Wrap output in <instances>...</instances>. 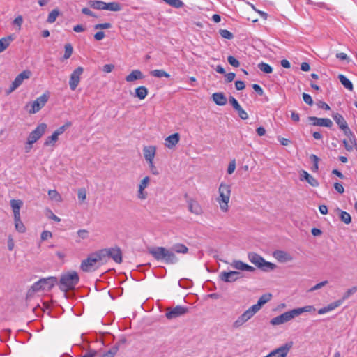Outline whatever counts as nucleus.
I'll return each instance as SVG.
<instances>
[{
	"instance_id": "f257e3e1",
	"label": "nucleus",
	"mask_w": 357,
	"mask_h": 357,
	"mask_svg": "<svg viewBox=\"0 0 357 357\" xmlns=\"http://www.w3.org/2000/svg\"><path fill=\"white\" fill-rule=\"evenodd\" d=\"M149 253L158 261H163L168 264H174L178 259L172 250L164 247H155L149 249Z\"/></svg>"
},
{
	"instance_id": "f03ea898",
	"label": "nucleus",
	"mask_w": 357,
	"mask_h": 357,
	"mask_svg": "<svg viewBox=\"0 0 357 357\" xmlns=\"http://www.w3.org/2000/svg\"><path fill=\"white\" fill-rule=\"evenodd\" d=\"M231 186L225 183H221L218 188V197L216 201L221 211L226 213L229 210V202L231 197Z\"/></svg>"
},
{
	"instance_id": "7ed1b4c3",
	"label": "nucleus",
	"mask_w": 357,
	"mask_h": 357,
	"mask_svg": "<svg viewBox=\"0 0 357 357\" xmlns=\"http://www.w3.org/2000/svg\"><path fill=\"white\" fill-rule=\"evenodd\" d=\"M57 283V278L56 277H48L41 278L33 284L29 289V296H32L34 293L41 291H50Z\"/></svg>"
},
{
	"instance_id": "20e7f679",
	"label": "nucleus",
	"mask_w": 357,
	"mask_h": 357,
	"mask_svg": "<svg viewBox=\"0 0 357 357\" xmlns=\"http://www.w3.org/2000/svg\"><path fill=\"white\" fill-rule=\"evenodd\" d=\"M100 262H102V259L99 251H97L82 261L80 268L84 272H93L99 268Z\"/></svg>"
},
{
	"instance_id": "39448f33",
	"label": "nucleus",
	"mask_w": 357,
	"mask_h": 357,
	"mask_svg": "<svg viewBox=\"0 0 357 357\" xmlns=\"http://www.w3.org/2000/svg\"><path fill=\"white\" fill-rule=\"evenodd\" d=\"M79 275L75 271L63 274L60 278V289L63 291L73 289L79 282Z\"/></svg>"
},
{
	"instance_id": "423d86ee",
	"label": "nucleus",
	"mask_w": 357,
	"mask_h": 357,
	"mask_svg": "<svg viewBox=\"0 0 357 357\" xmlns=\"http://www.w3.org/2000/svg\"><path fill=\"white\" fill-rule=\"evenodd\" d=\"M248 258L252 264L264 271H273L277 267L275 264L266 261L264 257L255 252H249Z\"/></svg>"
},
{
	"instance_id": "0eeeda50",
	"label": "nucleus",
	"mask_w": 357,
	"mask_h": 357,
	"mask_svg": "<svg viewBox=\"0 0 357 357\" xmlns=\"http://www.w3.org/2000/svg\"><path fill=\"white\" fill-rule=\"evenodd\" d=\"M98 251L102 259V263L106 262L108 258H112L118 264H121L122 261V252L119 247L105 248Z\"/></svg>"
},
{
	"instance_id": "6e6552de",
	"label": "nucleus",
	"mask_w": 357,
	"mask_h": 357,
	"mask_svg": "<svg viewBox=\"0 0 357 357\" xmlns=\"http://www.w3.org/2000/svg\"><path fill=\"white\" fill-rule=\"evenodd\" d=\"M47 100L48 96L45 94H43L38 97L33 102H29L26 105V108L28 109L29 114H36L45 106Z\"/></svg>"
},
{
	"instance_id": "1a4fd4ad",
	"label": "nucleus",
	"mask_w": 357,
	"mask_h": 357,
	"mask_svg": "<svg viewBox=\"0 0 357 357\" xmlns=\"http://www.w3.org/2000/svg\"><path fill=\"white\" fill-rule=\"evenodd\" d=\"M257 312L259 311L252 305L237 318V319L233 323V327L234 328H240L245 322L250 320Z\"/></svg>"
},
{
	"instance_id": "9d476101",
	"label": "nucleus",
	"mask_w": 357,
	"mask_h": 357,
	"mask_svg": "<svg viewBox=\"0 0 357 357\" xmlns=\"http://www.w3.org/2000/svg\"><path fill=\"white\" fill-rule=\"evenodd\" d=\"M31 76V72L29 70H23L13 80L10 88L6 91L7 94H10L16 90L22 84L25 79H29Z\"/></svg>"
},
{
	"instance_id": "9b49d317",
	"label": "nucleus",
	"mask_w": 357,
	"mask_h": 357,
	"mask_svg": "<svg viewBox=\"0 0 357 357\" xmlns=\"http://www.w3.org/2000/svg\"><path fill=\"white\" fill-rule=\"evenodd\" d=\"M47 124L45 123H40L35 130H33L28 137V144H33L36 142L45 133L47 129Z\"/></svg>"
},
{
	"instance_id": "f8f14e48",
	"label": "nucleus",
	"mask_w": 357,
	"mask_h": 357,
	"mask_svg": "<svg viewBox=\"0 0 357 357\" xmlns=\"http://www.w3.org/2000/svg\"><path fill=\"white\" fill-rule=\"evenodd\" d=\"M292 346L293 343L291 342H287L271 351L268 356L269 357H287Z\"/></svg>"
},
{
	"instance_id": "ddd939ff",
	"label": "nucleus",
	"mask_w": 357,
	"mask_h": 357,
	"mask_svg": "<svg viewBox=\"0 0 357 357\" xmlns=\"http://www.w3.org/2000/svg\"><path fill=\"white\" fill-rule=\"evenodd\" d=\"M344 134L347 137V139H344L342 142L346 150L352 151L354 149H357L356 137L351 129L344 132Z\"/></svg>"
},
{
	"instance_id": "4468645a",
	"label": "nucleus",
	"mask_w": 357,
	"mask_h": 357,
	"mask_svg": "<svg viewBox=\"0 0 357 357\" xmlns=\"http://www.w3.org/2000/svg\"><path fill=\"white\" fill-rule=\"evenodd\" d=\"M295 317L296 315L294 314V310H291L271 319L270 323L273 326L280 325L291 321Z\"/></svg>"
},
{
	"instance_id": "2eb2a0df",
	"label": "nucleus",
	"mask_w": 357,
	"mask_h": 357,
	"mask_svg": "<svg viewBox=\"0 0 357 357\" xmlns=\"http://www.w3.org/2000/svg\"><path fill=\"white\" fill-rule=\"evenodd\" d=\"M188 312V308L181 306L176 305L174 307H168L167 309L166 317L168 319H174L178 317L185 314Z\"/></svg>"
},
{
	"instance_id": "dca6fc26",
	"label": "nucleus",
	"mask_w": 357,
	"mask_h": 357,
	"mask_svg": "<svg viewBox=\"0 0 357 357\" xmlns=\"http://www.w3.org/2000/svg\"><path fill=\"white\" fill-rule=\"evenodd\" d=\"M84 72V68L81 66L75 68L70 76L69 86L72 91H75L79 85L81 79V75Z\"/></svg>"
},
{
	"instance_id": "f3484780",
	"label": "nucleus",
	"mask_w": 357,
	"mask_h": 357,
	"mask_svg": "<svg viewBox=\"0 0 357 357\" xmlns=\"http://www.w3.org/2000/svg\"><path fill=\"white\" fill-rule=\"evenodd\" d=\"M151 178L149 176H146L144 177L139 182L138 185V190L137 197L139 200H145L148 197V192L145 190V189L149 186L150 183Z\"/></svg>"
},
{
	"instance_id": "a211bd4d",
	"label": "nucleus",
	"mask_w": 357,
	"mask_h": 357,
	"mask_svg": "<svg viewBox=\"0 0 357 357\" xmlns=\"http://www.w3.org/2000/svg\"><path fill=\"white\" fill-rule=\"evenodd\" d=\"M273 257L280 263H287L292 261L294 259L293 256L288 252L276 250L273 252Z\"/></svg>"
},
{
	"instance_id": "6ab92c4d",
	"label": "nucleus",
	"mask_w": 357,
	"mask_h": 357,
	"mask_svg": "<svg viewBox=\"0 0 357 357\" xmlns=\"http://www.w3.org/2000/svg\"><path fill=\"white\" fill-rule=\"evenodd\" d=\"M220 278L222 281L225 282H234L241 277V273L238 271L221 272Z\"/></svg>"
},
{
	"instance_id": "aec40b11",
	"label": "nucleus",
	"mask_w": 357,
	"mask_h": 357,
	"mask_svg": "<svg viewBox=\"0 0 357 357\" xmlns=\"http://www.w3.org/2000/svg\"><path fill=\"white\" fill-rule=\"evenodd\" d=\"M188 208L189 211L196 215H199L203 213V208L200 204L194 199H188L187 200Z\"/></svg>"
},
{
	"instance_id": "412c9836",
	"label": "nucleus",
	"mask_w": 357,
	"mask_h": 357,
	"mask_svg": "<svg viewBox=\"0 0 357 357\" xmlns=\"http://www.w3.org/2000/svg\"><path fill=\"white\" fill-rule=\"evenodd\" d=\"M309 121L312 123V125L317 126H324L331 128L333 126V122L328 118H317L314 116L309 117Z\"/></svg>"
},
{
	"instance_id": "4be33fe9",
	"label": "nucleus",
	"mask_w": 357,
	"mask_h": 357,
	"mask_svg": "<svg viewBox=\"0 0 357 357\" xmlns=\"http://www.w3.org/2000/svg\"><path fill=\"white\" fill-rule=\"evenodd\" d=\"M156 150L155 146H146L143 148V154L146 162L154 160Z\"/></svg>"
},
{
	"instance_id": "5701e85b",
	"label": "nucleus",
	"mask_w": 357,
	"mask_h": 357,
	"mask_svg": "<svg viewBox=\"0 0 357 357\" xmlns=\"http://www.w3.org/2000/svg\"><path fill=\"white\" fill-rule=\"evenodd\" d=\"M231 267L235 269L242 271H248L253 272L255 268L240 260H234L231 264Z\"/></svg>"
},
{
	"instance_id": "b1692460",
	"label": "nucleus",
	"mask_w": 357,
	"mask_h": 357,
	"mask_svg": "<svg viewBox=\"0 0 357 357\" xmlns=\"http://www.w3.org/2000/svg\"><path fill=\"white\" fill-rule=\"evenodd\" d=\"M332 117L335 123L338 125L339 128L343 131V132L350 129L346 120L342 114L339 113H334L333 114Z\"/></svg>"
},
{
	"instance_id": "393cba45",
	"label": "nucleus",
	"mask_w": 357,
	"mask_h": 357,
	"mask_svg": "<svg viewBox=\"0 0 357 357\" xmlns=\"http://www.w3.org/2000/svg\"><path fill=\"white\" fill-rule=\"evenodd\" d=\"M180 135L178 133L172 134L165 139V145L169 149H172L179 142Z\"/></svg>"
},
{
	"instance_id": "a878e982",
	"label": "nucleus",
	"mask_w": 357,
	"mask_h": 357,
	"mask_svg": "<svg viewBox=\"0 0 357 357\" xmlns=\"http://www.w3.org/2000/svg\"><path fill=\"white\" fill-rule=\"evenodd\" d=\"M10 204L13 212L14 218L20 217V209L23 206V202L20 199H11Z\"/></svg>"
},
{
	"instance_id": "bb28decb",
	"label": "nucleus",
	"mask_w": 357,
	"mask_h": 357,
	"mask_svg": "<svg viewBox=\"0 0 357 357\" xmlns=\"http://www.w3.org/2000/svg\"><path fill=\"white\" fill-rule=\"evenodd\" d=\"M144 78V75L139 70H133L126 77V81L132 82L135 80H139Z\"/></svg>"
},
{
	"instance_id": "cd10ccee",
	"label": "nucleus",
	"mask_w": 357,
	"mask_h": 357,
	"mask_svg": "<svg viewBox=\"0 0 357 357\" xmlns=\"http://www.w3.org/2000/svg\"><path fill=\"white\" fill-rule=\"evenodd\" d=\"M212 99L219 106H223L227 104V98L223 93H214L212 95Z\"/></svg>"
},
{
	"instance_id": "c85d7f7f",
	"label": "nucleus",
	"mask_w": 357,
	"mask_h": 357,
	"mask_svg": "<svg viewBox=\"0 0 357 357\" xmlns=\"http://www.w3.org/2000/svg\"><path fill=\"white\" fill-rule=\"evenodd\" d=\"M272 298V295L271 294H263L258 300L257 303L253 306L259 311L261 307L268 303Z\"/></svg>"
},
{
	"instance_id": "c756f323",
	"label": "nucleus",
	"mask_w": 357,
	"mask_h": 357,
	"mask_svg": "<svg viewBox=\"0 0 357 357\" xmlns=\"http://www.w3.org/2000/svg\"><path fill=\"white\" fill-rule=\"evenodd\" d=\"M293 310L296 317H298L304 312L312 313L316 311V308L313 305H306L303 307L295 308Z\"/></svg>"
},
{
	"instance_id": "7c9ffc66",
	"label": "nucleus",
	"mask_w": 357,
	"mask_h": 357,
	"mask_svg": "<svg viewBox=\"0 0 357 357\" xmlns=\"http://www.w3.org/2000/svg\"><path fill=\"white\" fill-rule=\"evenodd\" d=\"M148 95V89L146 86H141L135 89V96L139 100H144Z\"/></svg>"
},
{
	"instance_id": "2f4dec72",
	"label": "nucleus",
	"mask_w": 357,
	"mask_h": 357,
	"mask_svg": "<svg viewBox=\"0 0 357 357\" xmlns=\"http://www.w3.org/2000/svg\"><path fill=\"white\" fill-rule=\"evenodd\" d=\"M13 40V38L11 36L0 39V53L8 48Z\"/></svg>"
},
{
	"instance_id": "473e14b6",
	"label": "nucleus",
	"mask_w": 357,
	"mask_h": 357,
	"mask_svg": "<svg viewBox=\"0 0 357 357\" xmlns=\"http://www.w3.org/2000/svg\"><path fill=\"white\" fill-rule=\"evenodd\" d=\"M338 79L341 84L347 89L349 91L353 90V84L344 75H339Z\"/></svg>"
},
{
	"instance_id": "72a5a7b5",
	"label": "nucleus",
	"mask_w": 357,
	"mask_h": 357,
	"mask_svg": "<svg viewBox=\"0 0 357 357\" xmlns=\"http://www.w3.org/2000/svg\"><path fill=\"white\" fill-rule=\"evenodd\" d=\"M59 136L54 132L51 136L47 137L44 142V146H54L56 142L58 141Z\"/></svg>"
},
{
	"instance_id": "f704fd0d",
	"label": "nucleus",
	"mask_w": 357,
	"mask_h": 357,
	"mask_svg": "<svg viewBox=\"0 0 357 357\" xmlns=\"http://www.w3.org/2000/svg\"><path fill=\"white\" fill-rule=\"evenodd\" d=\"M89 6L96 10H105V2L102 1H89L88 2Z\"/></svg>"
},
{
	"instance_id": "c9c22d12",
	"label": "nucleus",
	"mask_w": 357,
	"mask_h": 357,
	"mask_svg": "<svg viewBox=\"0 0 357 357\" xmlns=\"http://www.w3.org/2000/svg\"><path fill=\"white\" fill-rule=\"evenodd\" d=\"M172 250L174 252L185 254L188 252V248L183 244L176 243L173 245Z\"/></svg>"
},
{
	"instance_id": "e433bc0d",
	"label": "nucleus",
	"mask_w": 357,
	"mask_h": 357,
	"mask_svg": "<svg viewBox=\"0 0 357 357\" xmlns=\"http://www.w3.org/2000/svg\"><path fill=\"white\" fill-rule=\"evenodd\" d=\"M14 221L15 229L20 233H24L26 231V227L23 222L21 221V218H14Z\"/></svg>"
},
{
	"instance_id": "4c0bfd02",
	"label": "nucleus",
	"mask_w": 357,
	"mask_h": 357,
	"mask_svg": "<svg viewBox=\"0 0 357 357\" xmlns=\"http://www.w3.org/2000/svg\"><path fill=\"white\" fill-rule=\"evenodd\" d=\"M121 9L120 4L117 2L105 3V10L111 11H119Z\"/></svg>"
},
{
	"instance_id": "58836bf2",
	"label": "nucleus",
	"mask_w": 357,
	"mask_h": 357,
	"mask_svg": "<svg viewBox=\"0 0 357 357\" xmlns=\"http://www.w3.org/2000/svg\"><path fill=\"white\" fill-rule=\"evenodd\" d=\"M48 195L52 200L56 202H61L63 200L61 195L56 190H50Z\"/></svg>"
},
{
	"instance_id": "ea45409f",
	"label": "nucleus",
	"mask_w": 357,
	"mask_h": 357,
	"mask_svg": "<svg viewBox=\"0 0 357 357\" xmlns=\"http://www.w3.org/2000/svg\"><path fill=\"white\" fill-rule=\"evenodd\" d=\"M151 75L153 77L161 78V77H169L170 75L165 72L164 70H153L151 71Z\"/></svg>"
},
{
	"instance_id": "a19ab883",
	"label": "nucleus",
	"mask_w": 357,
	"mask_h": 357,
	"mask_svg": "<svg viewBox=\"0 0 357 357\" xmlns=\"http://www.w3.org/2000/svg\"><path fill=\"white\" fill-rule=\"evenodd\" d=\"M259 70L265 73L269 74L273 72V68L268 63L261 62L258 64Z\"/></svg>"
},
{
	"instance_id": "79ce46f5",
	"label": "nucleus",
	"mask_w": 357,
	"mask_h": 357,
	"mask_svg": "<svg viewBox=\"0 0 357 357\" xmlns=\"http://www.w3.org/2000/svg\"><path fill=\"white\" fill-rule=\"evenodd\" d=\"M59 15V12L58 10H56V9L52 10L48 15L47 22L48 23H54L56 21Z\"/></svg>"
},
{
	"instance_id": "37998d69",
	"label": "nucleus",
	"mask_w": 357,
	"mask_h": 357,
	"mask_svg": "<svg viewBox=\"0 0 357 357\" xmlns=\"http://www.w3.org/2000/svg\"><path fill=\"white\" fill-rule=\"evenodd\" d=\"M166 3L176 8H181L183 6V3L181 0H162Z\"/></svg>"
},
{
	"instance_id": "c03bdc74",
	"label": "nucleus",
	"mask_w": 357,
	"mask_h": 357,
	"mask_svg": "<svg viewBox=\"0 0 357 357\" xmlns=\"http://www.w3.org/2000/svg\"><path fill=\"white\" fill-rule=\"evenodd\" d=\"M357 291V287H352L350 289H348L342 296V301H344L348 299L351 295L355 294Z\"/></svg>"
},
{
	"instance_id": "a18cd8bd",
	"label": "nucleus",
	"mask_w": 357,
	"mask_h": 357,
	"mask_svg": "<svg viewBox=\"0 0 357 357\" xmlns=\"http://www.w3.org/2000/svg\"><path fill=\"white\" fill-rule=\"evenodd\" d=\"M72 125L71 122L70 121H67L65 123L64 125H63L62 126L59 127L58 129H56L54 132L58 135H62L65 130L68 128L69 127H70Z\"/></svg>"
},
{
	"instance_id": "49530a36",
	"label": "nucleus",
	"mask_w": 357,
	"mask_h": 357,
	"mask_svg": "<svg viewBox=\"0 0 357 357\" xmlns=\"http://www.w3.org/2000/svg\"><path fill=\"white\" fill-rule=\"evenodd\" d=\"M73 53V47L70 43L65 45V53L63 55L64 59H68L70 57Z\"/></svg>"
},
{
	"instance_id": "de8ad7c7",
	"label": "nucleus",
	"mask_w": 357,
	"mask_h": 357,
	"mask_svg": "<svg viewBox=\"0 0 357 357\" xmlns=\"http://www.w3.org/2000/svg\"><path fill=\"white\" fill-rule=\"evenodd\" d=\"M340 219L342 222L347 225L351 222V218L350 214L345 211L341 212Z\"/></svg>"
},
{
	"instance_id": "09e8293b",
	"label": "nucleus",
	"mask_w": 357,
	"mask_h": 357,
	"mask_svg": "<svg viewBox=\"0 0 357 357\" xmlns=\"http://www.w3.org/2000/svg\"><path fill=\"white\" fill-rule=\"evenodd\" d=\"M219 33L222 38L225 39L231 40L234 38L233 33L227 29H220Z\"/></svg>"
},
{
	"instance_id": "8fccbe9b",
	"label": "nucleus",
	"mask_w": 357,
	"mask_h": 357,
	"mask_svg": "<svg viewBox=\"0 0 357 357\" xmlns=\"http://www.w3.org/2000/svg\"><path fill=\"white\" fill-rule=\"evenodd\" d=\"M118 351V347H113L109 351L105 352L102 357H114Z\"/></svg>"
},
{
	"instance_id": "3c124183",
	"label": "nucleus",
	"mask_w": 357,
	"mask_h": 357,
	"mask_svg": "<svg viewBox=\"0 0 357 357\" xmlns=\"http://www.w3.org/2000/svg\"><path fill=\"white\" fill-rule=\"evenodd\" d=\"M22 23H23V17H22V15L17 16L13 21V24L15 25V26H17V31H20L21 29Z\"/></svg>"
},
{
	"instance_id": "603ef678",
	"label": "nucleus",
	"mask_w": 357,
	"mask_h": 357,
	"mask_svg": "<svg viewBox=\"0 0 357 357\" xmlns=\"http://www.w3.org/2000/svg\"><path fill=\"white\" fill-rule=\"evenodd\" d=\"M305 181L312 187H318L319 185L318 181L310 174L306 178Z\"/></svg>"
},
{
	"instance_id": "864d4df0",
	"label": "nucleus",
	"mask_w": 357,
	"mask_h": 357,
	"mask_svg": "<svg viewBox=\"0 0 357 357\" xmlns=\"http://www.w3.org/2000/svg\"><path fill=\"white\" fill-rule=\"evenodd\" d=\"M342 300H337L333 303L328 304L327 305L328 312H331V311L335 310V308H337V307L340 306L342 305Z\"/></svg>"
},
{
	"instance_id": "5fc2aeb1",
	"label": "nucleus",
	"mask_w": 357,
	"mask_h": 357,
	"mask_svg": "<svg viewBox=\"0 0 357 357\" xmlns=\"http://www.w3.org/2000/svg\"><path fill=\"white\" fill-rule=\"evenodd\" d=\"M147 163L149 165V167L151 173L153 175H158L159 172H158L157 167H155L154 162L149 161V162H147Z\"/></svg>"
},
{
	"instance_id": "6e6d98bb",
	"label": "nucleus",
	"mask_w": 357,
	"mask_h": 357,
	"mask_svg": "<svg viewBox=\"0 0 357 357\" xmlns=\"http://www.w3.org/2000/svg\"><path fill=\"white\" fill-rule=\"evenodd\" d=\"M227 61L231 66L235 68H237L240 66V62L233 56H229L227 57Z\"/></svg>"
},
{
	"instance_id": "4d7b16f0",
	"label": "nucleus",
	"mask_w": 357,
	"mask_h": 357,
	"mask_svg": "<svg viewBox=\"0 0 357 357\" xmlns=\"http://www.w3.org/2000/svg\"><path fill=\"white\" fill-rule=\"evenodd\" d=\"M77 234L80 239L84 240L89 238V231L86 229H79Z\"/></svg>"
},
{
	"instance_id": "13d9d810",
	"label": "nucleus",
	"mask_w": 357,
	"mask_h": 357,
	"mask_svg": "<svg viewBox=\"0 0 357 357\" xmlns=\"http://www.w3.org/2000/svg\"><path fill=\"white\" fill-rule=\"evenodd\" d=\"M77 197L79 200L84 202L86 199V191L84 188L78 190Z\"/></svg>"
},
{
	"instance_id": "bf43d9fd",
	"label": "nucleus",
	"mask_w": 357,
	"mask_h": 357,
	"mask_svg": "<svg viewBox=\"0 0 357 357\" xmlns=\"http://www.w3.org/2000/svg\"><path fill=\"white\" fill-rule=\"evenodd\" d=\"M303 101L310 106H312L314 103L313 100L310 95L303 93Z\"/></svg>"
},
{
	"instance_id": "052dcab7",
	"label": "nucleus",
	"mask_w": 357,
	"mask_h": 357,
	"mask_svg": "<svg viewBox=\"0 0 357 357\" xmlns=\"http://www.w3.org/2000/svg\"><path fill=\"white\" fill-rule=\"evenodd\" d=\"M112 27V24L109 22L102 23L96 24L94 26L95 29H107Z\"/></svg>"
},
{
	"instance_id": "680f3d73",
	"label": "nucleus",
	"mask_w": 357,
	"mask_h": 357,
	"mask_svg": "<svg viewBox=\"0 0 357 357\" xmlns=\"http://www.w3.org/2000/svg\"><path fill=\"white\" fill-rule=\"evenodd\" d=\"M328 284V281L327 280H324V281H322L318 284H317L316 285H314V287H311L309 290V291H314L315 290H317V289H321V287H324L325 285H326Z\"/></svg>"
},
{
	"instance_id": "e2e57ef3",
	"label": "nucleus",
	"mask_w": 357,
	"mask_h": 357,
	"mask_svg": "<svg viewBox=\"0 0 357 357\" xmlns=\"http://www.w3.org/2000/svg\"><path fill=\"white\" fill-rule=\"evenodd\" d=\"M235 169H236V160L234 159V160H231L229 164V166L227 168V173L229 174H231L235 171Z\"/></svg>"
},
{
	"instance_id": "0e129e2a",
	"label": "nucleus",
	"mask_w": 357,
	"mask_h": 357,
	"mask_svg": "<svg viewBox=\"0 0 357 357\" xmlns=\"http://www.w3.org/2000/svg\"><path fill=\"white\" fill-rule=\"evenodd\" d=\"M236 77L234 73H225V82L227 83L231 82Z\"/></svg>"
},
{
	"instance_id": "69168bd1",
	"label": "nucleus",
	"mask_w": 357,
	"mask_h": 357,
	"mask_svg": "<svg viewBox=\"0 0 357 357\" xmlns=\"http://www.w3.org/2000/svg\"><path fill=\"white\" fill-rule=\"evenodd\" d=\"M52 236V232L49 231H43L41 234V240L45 241L49 238H51Z\"/></svg>"
},
{
	"instance_id": "338daca9",
	"label": "nucleus",
	"mask_w": 357,
	"mask_h": 357,
	"mask_svg": "<svg viewBox=\"0 0 357 357\" xmlns=\"http://www.w3.org/2000/svg\"><path fill=\"white\" fill-rule=\"evenodd\" d=\"M238 112L239 117L243 120H246L248 119V113L243 109H240Z\"/></svg>"
},
{
	"instance_id": "774afa93",
	"label": "nucleus",
	"mask_w": 357,
	"mask_h": 357,
	"mask_svg": "<svg viewBox=\"0 0 357 357\" xmlns=\"http://www.w3.org/2000/svg\"><path fill=\"white\" fill-rule=\"evenodd\" d=\"M114 69V65L113 64H105L102 67V70L105 73H111Z\"/></svg>"
}]
</instances>
